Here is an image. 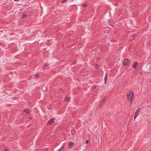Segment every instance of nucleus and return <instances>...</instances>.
<instances>
[{
	"label": "nucleus",
	"instance_id": "obj_1",
	"mask_svg": "<svg viewBox=\"0 0 151 151\" xmlns=\"http://www.w3.org/2000/svg\"><path fill=\"white\" fill-rule=\"evenodd\" d=\"M129 93L127 95V98L129 100H130V104L132 103V101L134 98V93L132 91H129Z\"/></svg>",
	"mask_w": 151,
	"mask_h": 151
},
{
	"label": "nucleus",
	"instance_id": "obj_2",
	"mask_svg": "<svg viewBox=\"0 0 151 151\" xmlns=\"http://www.w3.org/2000/svg\"><path fill=\"white\" fill-rule=\"evenodd\" d=\"M131 64V61L127 59H124L123 62V65L124 67L130 65Z\"/></svg>",
	"mask_w": 151,
	"mask_h": 151
},
{
	"label": "nucleus",
	"instance_id": "obj_3",
	"mask_svg": "<svg viewBox=\"0 0 151 151\" xmlns=\"http://www.w3.org/2000/svg\"><path fill=\"white\" fill-rule=\"evenodd\" d=\"M141 109V108L140 107L138 109H137L136 111L134 117V119H135L139 115V113Z\"/></svg>",
	"mask_w": 151,
	"mask_h": 151
},
{
	"label": "nucleus",
	"instance_id": "obj_4",
	"mask_svg": "<svg viewBox=\"0 0 151 151\" xmlns=\"http://www.w3.org/2000/svg\"><path fill=\"white\" fill-rule=\"evenodd\" d=\"M55 120V119L54 118H52L48 122L47 124L49 125L52 124Z\"/></svg>",
	"mask_w": 151,
	"mask_h": 151
},
{
	"label": "nucleus",
	"instance_id": "obj_5",
	"mask_svg": "<svg viewBox=\"0 0 151 151\" xmlns=\"http://www.w3.org/2000/svg\"><path fill=\"white\" fill-rule=\"evenodd\" d=\"M138 63L137 61H135L134 63H133L132 65V67L133 68L136 69L137 68V65Z\"/></svg>",
	"mask_w": 151,
	"mask_h": 151
},
{
	"label": "nucleus",
	"instance_id": "obj_6",
	"mask_svg": "<svg viewBox=\"0 0 151 151\" xmlns=\"http://www.w3.org/2000/svg\"><path fill=\"white\" fill-rule=\"evenodd\" d=\"M74 145V143L71 142H69L68 143V146L70 148H71Z\"/></svg>",
	"mask_w": 151,
	"mask_h": 151
},
{
	"label": "nucleus",
	"instance_id": "obj_7",
	"mask_svg": "<svg viewBox=\"0 0 151 151\" xmlns=\"http://www.w3.org/2000/svg\"><path fill=\"white\" fill-rule=\"evenodd\" d=\"M108 73H105V77L104 78V83H106L107 81V79L108 78Z\"/></svg>",
	"mask_w": 151,
	"mask_h": 151
},
{
	"label": "nucleus",
	"instance_id": "obj_8",
	"mask_svg": "<svg viewBox=\"0 0 151 151\" xmlns=\"http://www.w3.org/2000/svg\"><path fill=\"white\" fill-rule=\"evenodd\" d=\"M27 17V15L25 14H23L21 15V17L22 19H24L26 17Z\"/></svg>",
	"mask_w": 151,
	"mask_h": 151
},
{
	"label": "nucleus",
	"instance_id": "obj_9",
	"mask_svg": "<svg viewBox=\"0 0 151 151\" xmlns=\"http://www.w3.org/2000/svg\"><path fill=\"white\" fill-rule=\"evenodd\" d=\"M94 66L95 68L97 69H98V68H99V65L98 64H96L94 65Z\"/></svg>",
	"mask_w": 151,
	"mask_h": 151
},
{
	"label": "nucleus",
	"instance_id": "obj_10",
	"mask_svg": "<svg viewBox=\"0 0 151 151\" xmlns=\"http://www.w3.org/2000/svg\"><path fill=\"white\" fill-rule=\"evenodd\" d=\"M106 96L104 97V99H103V100H102V101H103V102H105L106 101Z\"/></svg>",
	"mask_w": 151,
	"mask_h": 151
},
{
	"label": "nucleus",
	"instance_id": "obj_11",
	"mask_svg": "<svg viewBox=\"0 0 151 151\" xmlns=\"http://www.w3.org/2000/svg\"><path fill=\"white\" fill-rule=\"evenodd\" d=\"M24 111L27 114H28L29 113V111L27 109H25Z\"/></svg>",
	"mask_w": 151,
	"mask_h": 151
},
{
	"label": "nucleus",
	"instance_id": "obj_12",
	"mask_svg": "<svg viewBox=\"0 0 151 151\" xmlns=\"http://www.w3.org/2000/svg\"><path fill=\"white\" fill-rule=\"evenodd\" d=\"M47 65L46 64H45L43 65L42 68L43 69H45L47 67Z\"/></svg>",
	"mask_w": 151,
	"mask_h": 151
},
{
	"label": "nucleus",
	"instance_id": "obj_13",
	"mask_svg": "<svg viewBox=\"0 0 151 151\" xmlns=\"http://www.w3.org/2000/svg\"><path fill=\"white\" fill-rule=\"evenodd\" d=\"M69 99V98L68 97H65V101H68Z\"/></svg>",
	"mask_w": 151,
	"mask_h": 151
},
{
	"label": "nucleus",
	"instance_id": "obj_14",
	"mask_svg": "<svg viewBox=\"0 0 151 151\" xmlns=\"http://www.w3.org/2000/svg\"><path fill=\"white\" fill-rule=\"evenodd\" d=\"M96 88V86H93V87H92V89L93 90H95V89Z\"/></svg>",
	"mask_w": 151,
	"mask_h": 151
},
{
	"label": "nucleus",
	"instance_id": "obj_15",
	"mask_svg": "<svg viewBox=\"0 0 151 151\" xmlns=\"http://www.w3.org/2000/svg\"><path fill=\"white\" fill-rule=\"evenodd\" d=\"M88 6V5L87 4H84L83 5V7H86Z\"/></svg>",
	"mask_w": 151,
	"mask_h": 151
},
{
	"label": "nucleus",
	"instance_id": "obj_16",
	"mask_svg": "<svg viewBox=\"0 0 151 151\" xmlns=\"http://www.w3.org/2000/svg\"><path fill=\"white\" fill-rule=\"evenodd\" d=\"M64 146H63L61 147V148H60V149L61 150H63L64 148Z\"/></svg>",
	"mask_w": 151,
	"mask_h": 151
},
{
	"label": "nucleus",
	"instance_id": "obj_17",
	"mask_svg": "<svg viewBox=\"0 0 151 151\" xmlns=\"http://www.w3.org/2000/svg\"><path fill=\"white\" fill-rule=\"evenodd\" d=\"M39 76L37 74H35V76L36 78H37Z\"/></svg>",
	"mask_w": 151,
	"mask_h": 151
},
{
	"label": "nucleus",
	"instance_id": "obj_18",
	"mask_svg": "<svg viewBox=\"0 0 151 151\" xmlns=\"http://www.w3.org/2000/svg\"><path fill=\"white\" fill-rule=\"evenodd\" d=\"M105 102H103V101H102V102L101 103V104H100V105L101 106L102 105H103V104Z\"/></svg>",
	"mask_w": 151,
	"mask_h": 151
},
{
	"label": "nucleus",
	"instance_id": "obj_19",
	"mask_svg": "<svg viewBox=\"0 0 151 151\" xmlns=\"http://www.w3.org/2000/svg\"><path fill=\"white\" fill-rule=\"evenodd\" d=\"M89 142V141L88 140H86V144H88Z\"/></svg>",
	"mask_w": 151,
	"mask_h": 151
},
{
	"label": "nucleus",
	"instance_id": "obj_20",
	"mask_svg": "<svg viewBox=\"0 0 151 151\" xmlns=\"http://www.w3.org/2000/svg\"><path fill=\"white\" fill-rule=\"evenodd\" d=\"M139 73L140 74H142L143 73H142V71H141L140 72H139Z\"/></svg>",
	"mask_w": 151,
	"mask_h": 151
},
{
	"label": "nucleus",
	"instance_id": "obj_21",
	"mask_svg": "<svg viewBox=\"0 0 151 151\" xmlns=\"http://www.w3.org/2000/svg\"><path fill=\"white\" fill-rule=\"evenodd\" d=\"M28 118H29V119H31V118H32V117H31V116H28Z\"/></svg>",
	"mask_w": 151,
	"mask_h": 151
},
{
	"label": "nucleus",
	"instance_id": "obj_22",
	"mask_svg": "<svg viewBox=\"0 0 151 151\" xmlns=\"http://www.w3.org/2000/svg\"><path fill=\"white\" fill-rule=\"evenodd\" d=\"M4 150L5 151H9L8 150L7 148H5Z\"/></svg>",
	"mask_w": 151,
	"mask_h": 151
},
{
	"label": "nucleus",
	"instance_id": "obj_23",
	"mask_svg": "<svg viewBox=\"0 0 151 151\" xmlns=\"http://www.w3.org/2000/svg\"><path fill=\"white\" fill-rule=\"evenodd\" d=\"M66 1H67V0H65L63 1L62 2H64Z\"/></svg>",
	"mask_w": 151,
	"mask_h": 151
},
{
	"label": "nucleus",
	"instance_id": "obj_24",
	"mask_svg": "<svg viewBox=\"0 0 151 151\" xmlns=\"http://www.w3.org/2000/svg\"><path fill=\"white\" fill-rule=\"evenodd\" d=\"M24 68H25L26 67V65H24Z\"/></svg>",
	"mask_w": 151,
	"mask_h": 151
},
{
	"label": "nucleus",
	"instance_id": "obj_25",
	"mask_svg": "<svg viewBox=\"0 0 151 151\" xmlns=\"http://www.w3.org/2000/svg\"><path fill=\"white\" fill-rule=\"evenodd\" d=\"M61 150L60 149L59 150H58V151H61Z\"/></svg>",
	"mask_w": 151,
	"mask_h": 151
},
{
	"label": "nucleus",
	"instance_id": "obj_26",
	"mask_svg": "<svg viewBox=\"0 0 151 151\" xmlns=\"http://www.w3.org/2000/svg\"><path fill=\"white\" fill-rule=\"evenodd\" d=\"M15 1H18V0H14Z\"/></svg>",
	"mask_w": 151,
	"mask_h": 151
},
{
	"label": "nucleus",
	"instance_id": "obj_27",
	"mask_svg": "<svg viewBox=\"0 0 151 151\" xmlns=\"http://www.w3.org/2000/svg\"><path fill=\"white\" fill-rule=\"evenodd\" d=\"M20 93H21V94H22V92H20Z\"/></svg>",
	"mask_w": 151,
	"mask_h": 151
},
{
	"label": "nucleus",
	"instance_id": "obj_28",
	"mask_svg": "<svg viewBox=\"0 0 151 151\" xmlns=\"http://www.w3.org/2000/svg\"><path fill=\"white\" fill-rule=\"evenodd\" d=\"M111 26H113V27H114V26H113V25H111Z\"/></svg>",
	"mask_w": 151,
	"mask_h": 151
},
{
	"label": "nucleus",
	"instance_id": "obj_29",
	"mask_svg": "<svg viewBox=\"0 0 151 151\" xmlns=\"http://www.w3.org/2000/svg\"><path fill=\"white\" fill-rule=\"evenodd\" d=\"M150 31H151V29H150Z\"/></svg>",
	"mask_w": 151,
	"mask_h": 151
}]
</instances>
